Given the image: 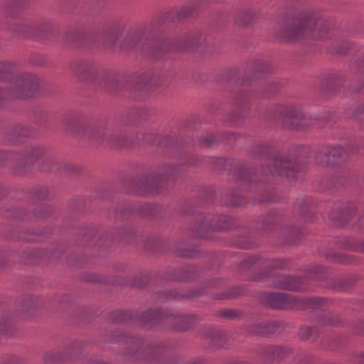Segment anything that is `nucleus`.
Returning a JSON list of instances; mask_svg holds the SVG:
<instances>
[{
    "label": "nucleus",
    "mask_w": 364,
    "mask_h": 364,
    "mask_svg": "<svg viewBox=\"0 0 364 364\" xmlns=\"http://www.w3.org/2000/svg\"><path fill=\"white\" fill-rule=\"evenodd\" d=\"M358 151V148L355 144L346 148L341 146H323L316 152L315 161L318 165L333 166L344 162L350 154Z\"/></svg>",
    "instance_id": "7"
},
{
    "label": "nucleus",
    "mask_w": 364,
    "mask_h": 364,
    "mask_svg": "<svg viewBox=\"0 0 364 364\" xmlns=\"http://www.w3.org/2000/svg\"><path fill=\"white\" fill-rule=\"evenodd\" d=\"M223 139L225 142L231 144L236 139V135L234 133H225Z\"/></svg>",
    "instance_id": "36"
},
{
    "label": "nucleus",
    "mask_w": 364,
    "mask_h": 364,
    "mask_svg": "<svg viewBox=\"0 0 364 364\" xmlns=\"http://www.w3.org/2000/svg\"><path fill=\"white\" fill-rule=\"evenodd\" d=\"M176 252L179 256L183 257H193L195 255L193 248L186 249L183 248L182 245H178L176 246Z\"/></svg>",
    "instance_id": "27"
},
{
    "label": "nucleus",
    "mask_w": 364,
    "mask_h": 364,
    "mask_svg": "<svg viewBox=\"0 0 364 364\" xmlns=\"http://www.w3.org/2000/svg\"><path fill=\"white\" fill-rule=\"evenodd\" d=\"M139 323L146 328L156 326H168L176 331L188 329L193 323V318L176 314L173 311H163L160 309H150L145 311L139 318Z\"/></svg>",
    "instance_id": "4"
},
{
    "label": "nucleus",
    "mask_w": 364,
    "mask_h": 364,
    "mask_svg": "<svg viewBox=\"0 0 364 364\" xmlns=\"http://www.w3.org/2000/svg\"><path fill=\"white\" fill-rule=\"evenodd\" d=\"M255 153L257 155H265L271 164L266 168H262L259 176H251L246 167L239 169L238 179L244 183H253L254 181L264 182L267 181V173L271 175L285 176L288 178L295 177L296 173L300 171L299 165L294 159L283 154L273 155L270 146L266 144H257Z\"/></svg>",
    "instance_id": "2"
},
{
    "label": "nucleus",
    "mask_w": 364,
    "mask_h": 364,
    "mask_svg": "<svg viewBox=\"0 0 364 364\" xmlns=\"http://www.w3.org/2000/svg\"><path fill=\"white\" fill-rule=\"evenodd\" d=\"M334 43L336 44L335 48L331 51L338 54H343L348 47V42L345 41L336 40Z\"/></svg>",
    "instance_id": "26"
},
{
    "label": "nucleus",
    "mask_w": 364,
    "mask_h": 364,
    "mask_svg": "<svg viewBox=\"0 0 364 364\" xmlns=\"http://www.w3.org/2000/svg\"><path fill=\"white\" fill-rule=\"evenodd\" d=\"M298 334L299 338L301 340L314 341L317 336L318 331L316 327L303 325L300 327Z\"/></svg>",
    "instance_id": "21"
},
{
    "label": "nucleus",
    "mask_w": 364,
    "mask_h": 364,
    "mask_svg": "<svg viewBox=\"0 0 364 364\" xmlns=\"http://www.w3.org/2000/svg\"><path fill=\"white\" fill-rule=\"evenodd\" d=\"M250 68L252 69L257 73H270L272 70L271 63L269 61L255 59L254 60L250 65Z\"/></svg>",
    "instance_id": "20"
},
{
    "label": "nucleus",
    "mask_w": 364,
    "mask_h": 364,
    "mask_svg": "<svg viewBox=\"0 0 364 364\" xmlns=\"http://www.w3.org/2000/svg\"><path fill=\"white\" fill-rule=\"evenodd\" d=\"M347 178L348 176L346 175L335 176V178H333V180L335 181V186H341L346 185L348 183Z\"/></svg>",
    "instance_id": "32"
},
{
    "label": "nucleus",
    "mask_w": 364,
    "mask_h": 364,
    "mask_svg": "<svg viewBox=\"0 0 364 364\" xmlns=\"http://www.w3.org/2000/svg\"><path fill=\"white\" fill-rule=\"evenodd\" d=\"M141 38L140 31L129 32L123 41L122 47L125 49H132L140 42Z\"/></svg>",
    "instance_id": "19"
},
{
    "label": "nucleus",
    "mask_w": 364,
    "mask_h": 364,
    "mask_svg": "<svg viewBox=\"0 0 364 364\" xmlns=\"http://www.w3.org/2000/svg\"><path fill=\"white\" fill-rule=\"evenodd\" d=\"M88 137L97 144H107L113 146H123L126 144L124 136L107 129L103 125H96L90 129Z\"/></svg>",
    "instance_id": "8"
},
{
    "label": "nucleus",
    "mask_w": 364,
    "mask_h": 364,
    "mask_svg": "<svg viewBox=\"0 0 364 364\" xmlns=\"http://www.w3.org/2000/svg\"><path fill=\"white\" fill-rule=\"evenodd\" d=\"M240 246H241L243 248H250L252 246V245L249 241H245V242H241L240 244Z\"/></svg>",
    "instance_id": "42"
},
{
    "label": "nucleus",
    "mask_w": 364,
    "mask_h": 364,
    "mask_svg": "<svg viewBox=\"0 0 364 364\" xmlns=\"http://www.w3.org/2000/svg\"><path fill=\"white\" fill-rule=\"evenodd\" d=\"M289 353V349L283 346H262L257 348V353L264 363L284 358Z\"/></svg>",
    "instance_id": "12"
},
{
    "label": "nucleus",
    "mask_w": 364,
    "mask_h": 364,
    "mask_svg": "<svg viewBox=\"0 0 364 364\" xmlns=\"http://www.w3.org/2000/svg\"><path fill=\"white\" fill-rule=\"evenodd\" d=\"M183 170L179 165H167L163 167L161 176H142L133 182L134 191L137 194L163 192L162 187L165 180L171 179Z\"/></svg>",
    "instance_id": "5"
},
{
    "label": "nucleus",
    "mask_w": 364,
    "mask_h": 364,
    "mask_svg": "<svg viewBox=\"0 0 364 364\" xmlns=\"http://www.w3.org/2000/svg\"><path fill=\"white\" fill-rule=\"evenodd\" d=\"M232 227V219L226 215L211 217L199 214L193 228V235L198 237L211 238L215 230H227Z\"/></svg>",
    "instance_id": "6"
},
{
    "label": "nucleus",
    "mask_w": 364,
    "mask_h": 364,
    "mask_svg": "<svg viewBox=\"0 0 364 364\" xmlns=\"http://www.w3.org/2000/svg\"><path fill=\"white\" fill-rule=\"evenodd\" d=\"M46 153L45 149L41 146H34L28 148L24 154L17 156L14 172L18 175L24 174L29 166L42 157Z\"/></svg>",
    "instance_id": "9"
},
{
    "label": "nucleus",
    "mask_w": 364,
    "mask_h": 364,
    "mask_svg": "<svg viewBox=\"0 0 364 364\" xmlns=\"http://www.w3.org/2000/svg\"><path fill=\"white\" fill-rule=\"evenodd\" d=\"M229 203L232 205H242L244 200L239 196H232L230 199Z\"/></svg>",
    "instance_id": "34"
},
{
    "label": "nucleus",
    "mask_w": 364,
    "mask_h": 364,
    "mask_svg": "<svg viewBox=\"0 0 364 364\" xmlns=\"http://www.w3.org/2000/svg\"><path fill=\"white\" fill-rule=\"evenodd\" d=\"M260 200L261 202H270L273 201V198L271 196H264Z\"/></svg>",
    "instance_id": "46"
},
{
    "label": "nucleus",
    "mask_w": 364,
    "mask_h": 364,
    "mask_svg": "<svg viewBox=\"0 0 364 364\" xmlns=\"http://www.w3.org/2000/svg\"><path fill=\"white\" fill-rule=\"evenodd\" d=\"M14 65L9 62H0V80H6L13 76Z\"/></svg>",
    "instance_id": "23"
},
{
    "label": "nucleus",
    "mask_w": 364,
    "mask_h": 364,
    "mask_svg": "<svg viewBox=\"0 0 364 364\" xmlns=\"http://www.w3.org/2000/svg\"><path fill=\"white\" fill-rule=\"evenodd\" d=\"M286 266H287L286 262L284 260H281V259L274 261V264H272L273 267L280 268V269L285 268Z\"/></svg>",
    "instance_id": "38"
},
{
    "label": "nucleus",
    "mask_w": 364,
    "mask_h": 364,
    "mask_svg": "<svg viewBox=\"0 0 364 364\" xmlns=\"http://www.w3.org/2000/svg\"><path fill=\"white\" fill-rule=\"evenodd\" d=\"M54 161H55V159H54L53 157H51V158H50V157H47V158H46V161H47L48 163L49 162V163H50V164H53V163L54 162Z\"/></svg>",
    "instance_id": "50"
},
{
    "label": "nucleus",
    "mask_w": 364,
    "mask_h": 364,
    "mask_svg": "<svg viewBox=\"0 0 364 364\" xmlns=\"http://www.w3.org/2000/svg\"><path fill=\"white\" fill-rule=\"evenodd\" d=\"M31 28L30 27V26H26V29H25V30H22V31H21V32H22V33H26V35L28 37V36H31V34L30 33V32H31V31H30Z\"/></svg>",
    "instance_id": "44"
},
{
    "label": "nucleus",
    "mask_w": 364,
    "mask_h": 364,
    "mask_svg": "<svg viewBox=\"0 0 364 364\" xmlns=\"http://www.w3.org/2000/svg\"><path fill=\"white\" fill-rule=\"evenodd\" d=\"M82 348L80 341H73L63 351L50 350L44 355L47 364H60L63 360H72Z\"/></svg>",
    "instance_id": "10"
},
{
    "label": "nucleus",
    "mask_w": 364,
    "mask_h": 364,
    "mask_svg": "<svg viewBox=\"0 0 364 364\" xmlns=\"http://www.w3.org/2000/svg\"><path fill=\"white\" fill-rule=\"evenodd\" d=\"M252 100V95L249 92L240 94L237 97V108L240 109L241 112H247Z\"/></svg>",
    "instance_id": "22"
},
{
    "label": "nucleus",
    "mask_w": 364,
    "mask_h": 364,
    "mask_svg": "<svg viewBox=\"0 0 364 364\" xmlns=\"http://www.w3.org/2000/svg\"><path fill=\"white\" fill-rule=\"evenodd\" d=\"M278 90V85L276 83H274V87L269 90L270 92H274Z\"/></svg>",
    "instance_id": "48"
},
{
    "label": "nucleus",
    "mask_w": 364,
    "mask_h": 364,
    "mask_svg": "<svg viewBox=\"0 0 364 364\" xmlns=\"http://www.w3.org/2000/svg\"><path fill=\"white\" fill-rule=\"evenodd\" d=\"M112 38H113V40L112 41V42L108 43V44H109V46H113V45H114V41H115V38H116L115 35H113V36H112Z\"/></svg>",
    "instance_id": "51"
},
{
    "label": "nucleus",
    "mask_w": 364,
    "mask_h": 364,
    "mask_svg": "<svg viewBox=\"0 0 364 364\" xmlns=\"http://www.w3.org/2000/svg\"><path fill=\"white\" fill-rule=\"evenodd\" d=\"M364 113V104L360 105L355 109H353L352 112V115L350 116L348 114V117H352L353 119H358L360 116Z\"/></svg>",
    "instance_id": "30"
},
{
    "label": "nucleus",
    "mask_w": 364,
    "mask_h": 364,
    "mask_svg": "<svg viewBox=\"0 0 364 364\" xmlns=\"http://www.w3.org/2000/svg\"><path fill=\"white\" fill-rule=\"evenodd\" d=\"M356 364H364V353L360 355L355 358V360Z\"/></svg>",
    "instance_id": "41"
},
{
    "label": "nucleus",
    "mask_w": 364,
    "mask_h": 364,
    "mask_svg": "<svg viewBox=\"0 0 364 364\" xmlns=\"http://www.w3.org/2000/svg\"><path fill=\"white\" fill-rule=\"evenodd\" d=\"M221 334H222L221 332H218V336L220 337Z\"/></svg>",
    "instance_id": "56"
},
{
    "label": "nucleus",
    "mask_w": 364,
    "mask_h": 364,
    "mask_svg": "<svg viewBox=\"0 0 364 364\" xmlns=\"http://www.w3.org/2000/svg\"><path fill=\"white\" fill-rule=\"evenodd\" d=\"M260 259V257L257 256H249L242 260V265L243 267L257 266L259 264Z\"/></svg>",
    "instance_id": "25"
},
{
    "label": "nucleus",
    "mask_w": 364,
    "mask_h": 364,
    "mask_svg": "<svg viewBox=\"0 0 364 364\" xmlns=\"http://www.w3.org/2000/svg\"><path fill=\"white\" fill-rule=\"evenodd\" d=\"M236 364H247V363L245 362H243V361H239Z\"/></svg>",
    "instance_id": "52"
},
{
    "label": "nucleus",
    "mask_w": 364,
    "mask_h": 364,
    "mask_svg": "<svg viewBox=\"0 0 364 364\" xmlns=\"http://www.w3.org/2000/svg\"><path fill=\"white\" fill-rule=\"evenodd\" d=\"M311 357L306 353H301L296 358V362L301 364L309 363L311 360Z\"/></svg>",
    "instance_id": "31"
},
{
    "label": "nucleus",
    "mask_w": 364,
    "mask_h": 364,
    "mask_svg": "<svg viewBox=\"0 0 364 364\" xmlns=\"http://www.w3.org/2000/svg\"><path fill=\"white\" fill-rule=\"evenodd\" d=\"M203 4L198 1H193L188 4L183 6L176 13L178 20H183L188 18L196 16L198 11H200Z\"/></svg>",
    "instance_id": "17"
},
{
    "label": "nucleus",
    "mask_w": 364,
    "mask_h": 364,
    "mask_svg": "<svg viewBox=\"0 0 364 364\" xmlns=\"http://www.w3.org/2000/svg\"><path fill=\"white\" fill-rule=\"evenodd\" d=\"M215 141V137L213 135L209 136L204 139V144L207 146H211Z\"/></svg>",
    "instance_id": "39"
},
{
    "label": "nucleus",
    "mask_w": 364,
    "mask_h": 364,
    "mask_svg": "<svg viewBox=\"0 0 364 364\" xmlns=\"http://www.w3.org/2000/svg\"><path fill=\"white\" fill-rule=\"evenodd\" d=\"M277 218L274 213L269 214L264 220L263 228L265 231H267L269 228V225L277 223Z\"/></svg>",
    "instance_id": "28"
},
{
    "label": "nucleus",
    "mask_w": 364,
    "mask_h": 364,
    "mask_svg": "<svg viewBox=\"0 0 364 364\" xmlns=\"http://www.w3.org/2000/svg\"><path fill=\"white\" fill-rule=\"evenodd\" d=\"M333 260H335V261H338V262L341 261V259H338V258H337L336 257H335L334 258H333Z\"/></svg>",
    "instance_id": "53"
},
{
    "label": "nucleus",
    "mask_w": 364,
    "mask_h": 364,
    "mask_svg": "<svg viewBox=\"0 0 364 364\" xmlns=\"http://www.w3.org/2000/svg\"><path fill=\"white\" fill-rule=\"evenodd\" d=\"M12 328V323L7 316H3L0 318V333L6 336L10 334Z\"/></svg>",
    "instance_id": "24"
},
{
    "label": "nucleus",
    "mask_w": 364,
    "mask_h": 364,
    "mask_svg": "<svg viewBox=\"0 0 364 364\" xmlns=\"http://www.w3.org/2000/svg\"><path fill=\"white\" fill-rule=\"evenodd\" d=\"M154 55L155 57H158V55H157V54H154Z\"/></svg>",
    "instance_id": "58"
},
{
    "label": "nucleus",
    "mask_w": 364,
    "mask_h": 364,
    "mask_svg": "<svg viewBox=\"0 0 364 364\" xmlns=\"http://www.w3.org/2000/svg\"><path fill=\"white\" fill-rule=\"evenodd\" d=\"M240 292L238 291V289H235V290H232L230 293H227V294H225L224 295L220 296V299H229V298H231V297H234L236 295H237Z\"/></svg>",
    "instance_id": "37"
},
{
    "label": "nucleus",
    "mask_w": 364,
    "mask_h": 364,
    "mask_svg": "<svg viewBox=\"0 0 364 364\" xmlns=\"http://www.w3.org/2000/svg\"><path fill=\"white\" fill-rule=\"evenodd\" d=\"M280 324L277 320H257L247 326V332L251 334L269 335L274 333Z\"/></svg>",
    "instance_id": "15"
},
{
    "label": "nucleus",
    "mask_w": 364,
    "mask_h": 364,
    "mask_svg": "<svg viewBox=\"0 0 364 364\" xmlns=\"http://www.w3.org/2000/svg\"><path fill=\"white\" fill-rule=\"evenodd\" d=\"M147 77L148 75H145V76L142 77L141 83L143 84V85H149V84L152 83V80L151 78L147 80Z\"/></svg>",
    "instance_id": "40"
},
{
    "label": "nucleus",
    "mask_w": 364,
    "mask_h": 364,
    "mask_svg": "<svg viewBox=\"0 0 364 364\" xmlns=\"http://www.w3.org/2000/svg\"><path fill=\"white\" fill-rule=\"evenodd\" d=\"M146 248H148V249H151V250H153V251L154 250V248H151V247H146Z\"/></svg>",
    "instance_id": "55"
},
{
    "label": "nucleus",
    "mask_w": 364,
    "mask_h": 364,
    "mask_svg": "<svg viewBox=\"0 0 364 364\" xmlns=\"http://www.w3.org/2000/svg\"><path fill=\"white\" fill-rule=\"evenodd\" d=\"M280 37L286 41L296 42L311 38L326 41L331 37L330 24L323 18L296 17L282 25Z\"/></svg>",
    "instance_id": "3"
},
{
    "label": "nucleus",
    "mask_w": 364,
    "mask_h": 364,
    "mask_svg": "<svg viewBox=\"0 0 364 364\" xmlns=\"http://www.w3.org/2000/svg\"><path fill=\"white\" fill-rule=\"evenodd\" d=\"M359 327L356 329L357 333L364 334V322L359 323Z\"/></svg>",
    "instance_id": "43"
},
{
    "label": "nucleus",
    "mask_w": 364,
    "mask_h": 364,
    "mask_svg": "<svg viewBox=\"0 0 364 364\" xmlns=\"http://www.w3.org/2000/svg\"><path fill=\"white\" fill-rule=\"evenodd\" d=\"M139 112H141V114H142V113H144L146 112V110L144 109H141Z\"/></svg>",
    "instance_id": "54"
},
{
    "label": "nucleus",
    "mask_w": 364,
    "mask_h": 364,
    "mask_svg": "<svg viewBox=\"0 0 364 364\" xmlns=\"http://www.w3.org/2000/svg\"><path fill=\"white\" fill-rule=\"evenodd\" d=\"M90 364H107V363L100 361V360H95L92 362Z\"/></svg>",
    "instance_id": "49"
},
{
    "label": "nucleus",
    "mask_w": 364,
    "mask_h": 364,
    "mask_svg": "<svg viewBox=\"0 0 364 364\" xmlns=\"http://www.w3.org/2000/svg\"><path fill=\"white\" fill-rule=\"evenodd\" d=\"M30 136L29 129L23 125H17L13 128L9 135V140L13 144H20Z\"/></svg>",
    "instance_id": "18"
},
{
    "label": "nucleus",
    "mask_w": 364,
    "mask_h": 364,
    "mask_svg": "<svg viewBox=\"0 0 364 364\" xmlns=\"http://www.w3.org/2000/svg\"><path fill=\"white\" fill-rule=\"evenodd\" d=\"M199 38H200V36H191L188 37V39L186 40L187 45L186 46L188 47L197 46L199 43Z\"/></svg>",
    "instance_id": "33"
},
{
    "label": "nucleus",
    "mask_w": 364,
    "mask_h": 364,
    "mask_svg": "<svg viewBox=\"0 0 364 364\" xmlns=\"http://www.w3.org/2000/svg\"><path fill=\"white\" fill-rule=\"evenodd\" d=\"M359 226H360V230L364 231V220H363L360 222ZM353 249L356 251L364 252V242L358 244Z\"/></svg>",
    "instance_id": "35"
},
{
    "label": "nucleus",
    "mask_w": 364,
    "mask_h": 364,
    "mask_svg": "<svg viewBox=\"0 0 364 364\" xmlns=\"http://www.w3.org/2000/svg\"><path fill=\"white\" fill-rule=\"evenodd\" d=\"M277 287L291 291H304L308 289V280L306 278L282 275L277 278Z\"/></svg>",
    "instance_id": "14"
},
{
    "label": "nucleus",
    "mask_w": 364,
    "mask_h": 364,
    "mask_svg": "<svg viewBox=\"0 0 364 364\" xmlns=\"http://www.w3.org/2000/svg\"><path fill=\"white\" fill-rule=\"evenodd\" d=\"M186 161H187V163H188L189 165H191V164H192V163H191V162H189V161H188L187 160H186Z\"/></svg>",
    "instance_id": "57"
},
{
    "label": "nucleus",
    "mask_w": 364,
    "mask_h": 364,
    "mask_svg": "<svg viewBox=\"0 0 364 364\" xmlns=\"http://www.w3.org/2000/svg\"><path fill=\"white\" fill-rule=\"evenodd\" d=\"M130 214L129 208L127 207H121L117 209L114 218L117 220H124L127 218V216Z\"/></svg>",
    "instance_id": "29"
},
{
    "label": "nucleus",
    "mask_w": 364,
    "mask_h": 364,
    "mask_svg": "<svg viewBox=\"0 0 364 364\" xmlns=\"http://www.w3.org/2000/svg\"><path fill=\"white\" fill-rule=\"evenodd\" d=\"M286 115L292 128L301 129L309 126L306 117L298 106H290L286 111Z\"/></svg>",
    "instance_id": "16"
},
{
    "label": "nucleus",
    "mask_w": 364,
    "mask_h": 364,
    "mask_svg": "<svg viewBox=\"0 0 364 364\" xmlns=\"http://www.w3.org/2000/svg\"><path fill=\"white\" fill-rule=\"evenodd\" d=\"M260 301L269 307L278 309L303 308L311 310H320L318 323L323 326H337L340 319L337 314L326 311L329 306L328 301L320 298H306L301 299L286 293L264 292L259 296Z\"/></svg>",
    "instance_id": "1"
},
{
    "label": "nucleus",
    "mask_w": 364,
    "mask_h": 364,
    "mask_svg": "<svg viewBox=\"0 0 364 364\" xmlns=\"http://www.w3.org/2000/svg\"><path fill=\"white\" fill-rule=\"evenodd\" d=\"M75 74L82 79L97 81V68L95 63L90 60H75L71 64Z\"/></svg>",
    "instance_id": "13"
},
{
    "label": "nucleus",
    "mask_w": 364,
    "mask_h": 364,
    "mask_svg": "<svg viewBox=\"0 0 364 364\" xmlns=\"http://www.w3.org/2000/svg\"><path fill=\"white\" fill-rule=\"evenodd\" d=\"M294 232H297V229L296 228H291L289 230V238L288 239L289 240H290L291 242H292V235Z\"/></svg>",
    "instance_id": "45"
},
{
    "label": "nucleus",
    "mask_w": 364,
    "mask_h": 364,
    "mask_svg": "<svg viewBox=\"0 0 364 364\" xmlns=\"http://www.w3.org/2000/svg\"><path fill=\"white\" fill-rule=\"evenodd\" d=\"M224 316L226 317H233V312L232 311H227Z\"/></svg>",
    "instance_id": "47"
},
{
    "label": "nucleus",
    "mask_w": 364,
    "mask_h": 364,
    "mask_svg": "<svg viewBox=\"0 0 364 364\" xmlns=\"http://www.w3.org/2000/svg\"><path fill=\"white\" fill-rule=\"evenodd\" d=\"M355 213V205L353 202L336 203L329 213L331 220L338 225H343L350 220Z\"/></svg>",
    "instance_id": "11"
}]
</instances>
